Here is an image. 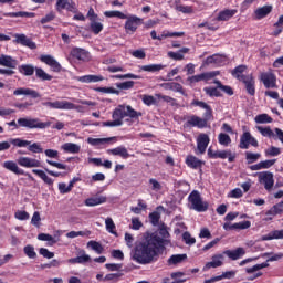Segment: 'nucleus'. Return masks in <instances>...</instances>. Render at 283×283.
Segmentation results:
<instances>
[{"mask_svg":"<svg viewBox=\"0 0 283 283\" xmlns=\"http://www.w3.org/2000/svg\"><path fill=\"white\" fill-rule=\"evenodd\" d=\"M160 87H163L164 90H170L171 92H179V94H182V96H187V94L185 93V88H182L180 83H163L160 84Z\"/></svg>","mask_w":283,"mask_h":283,"instance_id":"aec40b11","label":"nucleus"},{"mask_svg":"<svg viewBox=\"0 0 283 283\" xmlns=\"http://www.w3.org/2000/svg\"><path fill=\"white\" fill-rule=\"evenodd\" d=\"M143 116L142 112H138L132 106H125V105H119L117 108L114 109L113 112V118H140Z\"/></svg>","mask_w":283,"mask_h":283,"instance_id":"20e7f679","label":"nucleus"},{"mask_svg":"<svg viewBox=\"0 0 283 283\" xmlns=\"http://www.w3.org/2000/svg\"><path fill=\"white\" fill-rule=\"evenodd\" d=\"M218 75H220L219 71L201 73V81H211V78H216V76H218Z\"/></svg>","mask_w":283,"mask_h":283,"instance_id":"13d9d810","label":"nucleus"},{"mask_svg":"<svg viewBox=\"0 0 283 283\" xmlns=\"http://www.w3.org/2000/svg\"><path fill=\"white\" fill-rule=\"evenodd\" d=\"M261 240H283V230H274L266 235H263Z\"/></svg>","mask_w":283,"mask_h":283,"instance_id":"f704fd0d","label":"nucleus"},{"mask_svg":"<svg viewBox=\"0 0 283 283\" xmlns=\"http://www.w3.org/2000/svg\"><path fill=\"white\" fill-rule=\"evenodd\" d=\"M38 240H41L42 242H49L48 243L49 247H54V244H56V242H59V239H56L48 233L38 234Z\"/></svg>","mask_w":283,"mask_h":283,"instance_id":"72a5a7b5","label":"nucleus"},{"mask_svg":"<svg viewBox=\"0 0 283 283\" xmlns=\"http://www.w3.org/2000/svg\"><path fill=\"white\" fill-rule=\"evenodd\" d=\"M203 91L208 96H216V97L222 96V93H220L216 87H205Z\"/></svg>","mask_w":283,"mask_h":283,"instance_id":"052dcab7","label":"nucleus"},{"mask_svg":"<svg viewBox=\"0 0 283 283\" xmlns=\"http://www.w3.org/2000/svg\"><path fill=\"white\" fill-rule=\"evenodd\" d=\"M260 78L263 83V85L268 88L275 87V75L271 72L261 73Z\"/></svg>","mask_w":283,"mask_h":283,"instance_id":"f3484780","label":"nucleus"},{"mask_svg":"<svg viewBox=\"0 0 283 283\" xmlns=\"http://www.w3.org/2000/svg\"><path fill=\"white\" fill-rule=\"evenodd\" d=\"M273 12V6L266 4L263 7H259L256 10H254L253 17L255 21H260L262 19H266V17Z\"/></svg>","mask_w":283,"mask_h":283,"instance_id":"9d476101","label":"nucleus"},{"mask_svg":"<svg viewBox=\"0 0 283 283\" xmlns=\"http://www.w3.org/2000/svg\"><path fill=\"white\" fill-rule=\"evenodd\" d=\"M127 21L125 23V30L126 32H135L136 30H138V25H140V18L136 17V15H129L126 18Z\"/></svg>","mask_w":283,"mask_h":283,"instance_id":"f8f14e48","label":"nucleus"},{"mask_svg":"<svg viewBox=\"0 0 283 283\" xmlns=\"http://www.w3.org/2000/svg\"><path fill=\"white\" fill-rule=\"evenodd\" d=\"M256 129H258V132H260V134H262V136H265L266 138H271L274 136L271 127L256 126Z\"/></svg>","mask_w":283,"mask_h":283,"instance_id":"864d4df0","label":"nucleus"},{"mask_svg":"<svg viewBox=\"0 0 283 283\" xmlns=\"http://www.w3.org/2000/svg\"><path fill=\"white\" fill-rule=\"evenodd\" d=\"M32 172L35 174L36 176H39V178H41L46 185L53 184L52 178H50L48 176V174H45V171L39 170V169H33Z\"/></svg>","mask_w":283,"mask_h":283,"instance_id":"79ce46f5","label":"nucleus"},{"mask_svg":"<svg viewBox=\"0 0 283 283\" xmlns=\"http://www.w3.org/2000/svg\"><path fill=\"white\" fill-rule=\"evenodd\" d=\"M35 76L40 78V81H52V75L45 73L43 69L35 67Z\"/></svg>","mask_w":283,"mask_h":283,"instance_id":"37998d69","label":"nucleus"},{"mask_svg":"<svg viewBox=\"0 0 283 283\" xmlns=\"http://www.w3.org/2000/svg\"><path fill=\"white\" fill-rule=\"evenodd\" d=\"M259 182L264 185V189L266 191H271L273 189V185H275V180L273 179V172L264 171L259 175Z\"/></svg>","mask_w":283,"mask_h":283,"instance_id":"423d86ee","label":"nucleus"},{"mask_svg":"<svg viewBox=\"0 0 283 283\" xmlns=\"http://www.w3.org/2000/svg\"><path fill=\"white\" fill-rule=\"evenodd\" d=\"M269 266V263L264 262V263H261V264H256L252 268H248L247 269V273H255V271H260L262 269H266Z\"/></svg>","mask_w":283,"mask_h":283,"instance_id":"0e129e2a","label":"nucleus"},{"mask_svg":"<svg viewBox=\"0 0 283 283\" xmlns=\"http://www.w3.org/2000/svg\"><path fill=\"white\" fill-rule=\"evenodd\" d=\"M142 101L144 105H156V98L151 95H143Z\"/></svg>","mask_w":283,"mask_h":283,"instance_id":"69168bd1","label":"nucleus"},{"mask_svg":"<svg viewBox=\"0 0 283 283\" xmlns=\"http://www.w3.org/2000/svg\"><path fill=\"white\" fill-rule=\"evenodd\" d=\"M260 153H245V160H248V165H252V163H258L260 160Z\"/></svg>","mask_w":283,"mask_h":283,"instance_id":"c03bdc74","label":"nucleus"},{"mask_svg":"<svg viewBox=\"0 0 283 283\" xmlns=\"http://www.w3.org/2000/svg\"><path fill=\"white\" fill-rule=\"evenodd\" d=\"M18 71L20 74H23V76H34L36 69L32 64H22L18 66Z\"/></svg>","mask_w":283,"mask_h":283,"instance_id":"393cba45","label":"nucleus"},{"mask_svg":"<svg viewBox=\"0 0 283 283\" xmlns=\"http://www.w3.org/2000/svg\"><path fill=\"white\" fill-rule=\"evenodd\" d=\"M234 231H242L244 229H250L251 228V221H243L239 223H233Z\"/></svg>","mask_w":283,"mask_h":283,"instance_id":"6e6d98bb","label":"nucleus"},{"mask_svg":"<svg viewBox=\"0 0 283 283\" xmlns=\"http://www.w3.org/2000/svg\"><path fill=\"white\" fill-rule=\"evenodd\" d=\"M254 122L258 125H266L268 123H273V118L269 114H260L255 116Z\"/></svg>","mask_w":283,"mask_h":283,"instance_id":"e433bc0d","label":"nucleus"},{"mask_svg":"<svg viewBox=\"0 0 283 283\" xmlns=\"http://www.w3.org/2000/svg\"><path fill=\"white\" fill-rule=\"evenodd\" d=\"M241 81L244 83L248 94L255 96V80L253 75H241Z\"/></svg>","mask_w":283,"mask_h":283,"instance_id":"9b49d317","label":"nucleus"},{"mask_svg":"<svg viewBox=\"0 0 283 283\" xmlns=\"http://www.w3.org/2000/svg\"><path fill=\"white\" fill-rule=\"evenodd\" d=\"M3 167L4 169H8V171L17 174V176H23V170L19 168V166L14 161H4Z\"/></svg>","mask_w":283,"mask_h":283,"instance_id":"c85d7f7f","label":"nucleus"},{"mask_svg":"<svg viewBox=\"0 0 283 283\" xmlns=\"http://www.w3.org/2000/svg\"><path fill=\"white\" fill-rule=\"evenodd\" d=\"M213 156H217V158H221L222 160L228 158L229 163L235 160V154H232L231 150H217Z\"/></svg>","mask_w":283,"mask_h":283,"instance_id":"c756f323","label":"nucleus"},{"mask_svg":"<svg viewBox=\"0 0 283 283\" xmlns=\"http://www.w3.org/2000/svg\"><path fill=\"white\" fill-rule=\"evenodd\" d=\"M42 105L51 109H76L80 114L85 113V107L67 101L44 102Z\"/></svg>","mask_w":283,"mask_h":283,"instance_id":"7ed1b4c3","label":"nucleus"},{"mask_svg":"<svg viewBox=\"0 0 283 283\" xmlns=\"http://www.w3.org/2000/svg\"><path fill=\"white\" fill-rule=\"evenodd\" d=\"M107 154H112V156H120L122 158H127L129 156V153L127 151V148L119 146L117 148L108 149Z\"/></svg>","mask_w":283,"mask_h":283,"instance_id":"2f4dec72","label":"nucleus"},{"mask_svg":"<svg viewBox=\"0 0 283 283\" xmlns=\"http://www.w3.org/2000/svg\"><path fill=\"white\" fill-rule=\"evenodd\" d=\"M250 145H252V147H258V139L251 136V133L245 132L241 136L239 147L240 149H249Z\"/></svg>","mask_w":283,"mask_h":283,"instance_id":"0eeeda50","label":"nucleus"},{"mask_svg":"<svg viewBox=\"0 0 283 283\" xmlns=\"http://www.w3.org/2000/svg\"><path fill=\"white\" fill-rule=\"evenodd\" d=\"M18 164L21 165V167L27 168L41 167V161H39V159H32L30 157H20Z\"/></svg>","mask_w":283,"mask_h":283,"instance_id":"6ab92c4d","label":"nucleus"},{"mask_svg":"<svg viewBox=\"0 0 283 283\" xmlns=\"http://www.w3.org/2000/svg\"><path fill=\"white\" fill-rule=\"evenodd\" d=\"M92 260L85 250L80 251V256L69 259V264H87Z\"/></svg>","mask_w":283,"mask_h":283,"instance_id":"412c9836","label":"nucleus"},{"mask_svg":"<svg viewBox=\"0 0 283 283\" xmlns=\"http://www.w3.org/2000/svg\"><path fill=\"white\" fill-rule=\"evenodd\" d=\"M113 122H103V127H120L123 125V120L120 117H113Z\"/></svg>","mask_w":283,"mask_h":283,"instance_id":"8fccbe9b","label":"nucleus"},{"mask_svg":"<svg viewBox=\"0 0 283 283\" xmlns=\"http://www.w3.org/2000/svg\"><path fill=\"white\" fill-rule=\"evenodd\" d=\"M14 217L17 218V220H30V213L21 210L17 211L14 213Z\"/></svg>","mask_w":283,"mask_h":283,"instance_id":"774afa93","label":"nucleus"},{"mask_svg":"<svg viewBox=\"0 0 283 283\" xmlns=\"http://www.w3.org/2000/svg\"><path fill=\"white\" fill-rule=\"evenodd\" d=\"M187 260V254H174L168 259L169 266H176V264H182Z\"/></svg>","mask_w":283,"mask_h":283,"instance_id":"7c9ffc66","label":"nucleus"},{"mask_svg":"<svg viewBox=\"0 0 283 283\" xmlns=\"http://www.w3.org/2000/svg\"><path fill=\"white\" fill-rule=\"evenodd\" d=\"M40 59L42 63L52 67L53 72H61V64L52 55H42Z\"/></svg>","mask_w":283,"mask_h":283,"instance_id":"2eb2a0df","label":"nucleus"},{"mask_svg":"<svg viewBox=\"0 0 283 283\" xmlns=\"http://www.w3.org/2000/svg\"><path fill=\"white\" fill-rule=\"evenodd\" d=\"M92 232H90V231H86V232H84V231H71V232H69V233H66V238H71V239H73V238H78V235H90Z\"/></svg>","mask_w":283,"mask_h":283,"instance_id":"338daca9","label":"nucleus"},{"mask_svg":"<svg viewBox=\"0 0 283 283\" xmlns=\"http://www.w3.org/2000/svg\"><path fill=\"white\" fill-rule=\"evenodd\" d=\"M14 43H18L20 45H25L27 48H30V50H36V43L28 39L25 34H15Z\"/></svg>","mask_w":283,"mask_h":283,"instance_id":"4468645a","label":"nucleus"},{"mask_svg":"<svg viewBox=\"0 0 283 283\" xmlns=\"http://www.w3.org/2000/svg\"><path fill=\"white\" fill-rule=\"evenodd\" d=\"M77 81H80V83H98L103 81V76L84 75V76L77 77Z\"/></svg>","mask_w":283,"mask_h":283,"instance_id":"c9c22d12","label":"nucleus"},{"mask_svg":"<svg viewBox=\"0 0 283 283\" xmlns=\"http://www.w3.org/2000/svg\"><path fill=\"white\" fill-rule=\"evenodd\" d=\"M188 202L191 205V209L202 213L209 209V203L207 201H202V196L198 192V190H193L189 197Z\"/></svg>","mask_w":283,"mask_h":283,"instance_id":"39448f33","label":"nucleus"},{"mask_svg":"<svg viewBox=\"0 0 283 283\" xmlns=\"http://www.w3.org/2000/svg\"><path fill=\"white\" fill-rule=\"evenodd\" d=\"M156 97H158L159 101H164L165 103H169L172 107H178V103L176 102V98L167 95L156 94Z\"/></svg>","mask_w":283,"mask_h":283,"instance_id":"49530a36","label":"nucleus"},{"mask_svg":"<svg viewBox=\"0 0 283 283\" xmlns=\"http://www.w3.org/2000/svg\"><path fill=\"white\" fill-rule=\"evenodd\" d=\"M23 252L31 260H34V258H36V252L34 251V248L32 245L24 247Z\"/></svg>","mask_w":283,"mask_h":283,"instance_id":"bf43d9fd","label":"nucleus"},{"mask_svg":"<svg viewBox=\"0 0 283 283\" xmlns=\"http://www.w3.org/2000/svg\"><path fill=\"white\" fill-rule=\"evenodd\" d=\"M105 226L108 233H112V235L118 238V232H116V223H114V220L112 218L105 219Z\"/></svg>","mask_w":283,"mask_h":283,"instance_id":"4c0bfd02","label":"nucleus"},{"mask_svg":"<svg viewBox=\"0 0 283 283\" xmlns=\"http://www.w3.org/2000/svg\"><path fill=\"white\" fill-rule=\"evenodd\" d=\"M163 64H148L140 66L142 72H160V70H164Z\"/></svg>","mask_w":283,"mask_h":283,"instance_id":"58836bf2","label":"nucleus"},{"mask_svg":"<svg viewBox=\"0 0 283 283\" xmlns=\"http://www.w3.org/2000/svg\"><path fill=\"white\" fill-rule=\"evenodd\" d=\"M245 71H247V65H239L232 71V76H237L239 81H242V75L240 74H242Z\"/></svg>","mask_w":283,"mask_h":283,"instance_id":"4d7b16f0","label":"nucleus"},{"mask_svg":"<svg viewBox=\"0 0 283 283\" xmlns=\"http://www.w3.org/2000/svg\"><path fill=\"white\" fill-rule=\"evenodd\" d=\"M187 123H188V125H191L192 127H199V129L207 127V119H203L196 115L191 116Z\"/></svg>","mask_w":283,"mask_h":283,"instance_id":"b1692460","label":"nucleus"},{"mask_svg":"<svg viewBox=\"0 0 283 283\" xmlns=\"http://www.w3.org/2000/svg\"><path fill=\"white\" fill-rule=\"evenodd\" d=\"M3 17H27L29 19H32L36 17V14L34 12L20 11V12L3 13Z\"/></svg>","mask_w":283,"mask_h":283,"instance_id":"a19ab883","label":"nucleus"},{"mask_svg":"<svg viewBox=\"0 0 283 283\" xmlns=\"http://www.w3.org/2000/svg\"><path fill=\"white\" fill-rule=\"evenodd\" d=\"M108 19L117 18V19H127V15L120 11H106L104 13Z\"/></svg>","mask_w":283,"mask_h":283,"instance_id":"09e8293b","label":"nucleus"},{"mask_svg":"<svg viewBox=\"0 0 283 283\" xmlns=\"http://www.w3.org/2000/svg\"><path fill=\"white\" fill-rule=\"evenodd\" d=\"M56 10L57 12H61L62 10H74V7L67 2V0H57L56 2Z\"/></svg>","mask_w":283,"mask_h":283,"instance_id":"ea45409f","label":"nucleus"},{"mask_svg":"<svg viewBox=\"0 0 283 283\" xmlns=\"http://www.w3.org/2000/svg\"><path fill=\"white\" fill-rule=\"evenodd\" d=\"M71 56H73V59H77V61H87V51L81 48H74L71 51Z\"/></svg>","mask_w":283,"mask_h":283,"instance_id":"bb28decb","label":"nucleus"},{"mask_svg":"<svg viewBox=\"0 0 283 283\" xmlns=\"http://www.w3.org/2000/svg\"><path fill=\"white\" fill-rule=\"evenodd\" d=\"M13 96H30V98H41V93L28 87H19L13 91Z\"/></svg>","mask_w":283,"mask_h":283,"instance_id":"1a4fd4ad","label":"nucleus"},{"mask_svg":"<svg viewBox=\"0 0 283 283\" xmlns=\"http://www.w3.org/2000/svg\"><path fill=\"white\" fill-rule=\"evenodd\" d=\"M87 247H91L93 251L98 253V255H101V253H103V251H105V249L98 241H88Z\"/></svg>","mask_w":283,"mask_h":283,"instance_id":"de8ad7c7","label":"nucleus"},{"mask_svg":"<svg viewBox=\"0 0 283 283\" xmlns=\"http://www.w3.org/2000/svg\"><path fill=\"white\" fill-rule=\"evenodd\" d=\"M91 30L92 32H94V34H101V32L103 31V23L93 20L91 22Z\"/></svg>","mask_w":283,"mask_h":283,"instance_id":"5fc2aeb1","label":"nucleus"},{"mask_svg":"<svg viewBox=\"0 0 283 283\" xmlns=\"http://www.w3.org/2000/svg\"><path fill=\"white\" fill-rule=\"evenodd\" d=\"M63 151H66V154H78L81 151V146L74 143H65L62 145Z\"/></svg>","mask_w":283,"mask_h":283,"instance_id":"473e14b6","label":"nucleus"},{"mask_svg":"<svg viewBox=\"0 0 283 283\" xmlns=\"http://www.w3.org/2000/svg\"><path fill=\"white\" fill-rule=\"evenodd\" d=\"M219 144L223 147H229L231 145V137L224 133L219 134Z\"/></svg>","mask_w":283,"mask_h":283,"instance_id":"3c124183","label":"nucleus"},{"mask_svg":"<svg viewBox=\"0 0 283 283\" xmlns=\"http://www.w3.org/2000/svg\"><path fill=\"white\" fill-rule=\"evenodd\" d=\"M9 143L14 147H28V145H30L29 140H23L21 138L9 139Z\"/></svg>","mask_w":283,"mask_h":283,"instance_id":"603ef678","label":"nucleus"},{"mask_svg":"<svg viewBox=\"0 0 283 283\" xmlns=\"http://www.w3.org/2000/svg\"><path fill=\"white\" fill-rule=\"evenodd\" d=\"M212 261L207 262L202 271H209V269H219L224 264V254H214L211 258Z\"/></svg>","mask_w":283,"mask_h":283,"instance_id":"6e6552de","label":"nucleus"},{"mask_svg":"<svg viewBox=\"0 0 283 283\" xmlns=\"http://www.w3.org/2000/svg\"><path fill=\"white\" fill-rule=\"evenodd\" d=\"M29 151L32 154H43V147L39 143H33L28 147Z\"/></svg>","mask_w":283,"mask_h":283,"instance_id":"680f3d73","label":"nucleus"},{"mask_svg":"<svg viewBox=\"0 0 283 283\" xmlns=\"http://www.w3.org/2000/svg\"><path fill=\"white\" fill-rule=\"evenodd\" d=\"M165 247V239L158 234H150L139 242L132 252V259L137 264H151L158 260L160 249Z\"/></svg>","mask_w":283,"mask_h":283,"instance_id":"f257e3e1","label":"nucleus"},{"mask_svg":"<svg viewBox=\"0 0 283 283\" xmlns=\"http://www.w3.org/2000/svg\"><path fill=\"white\" fill-rule=\"evenodd\" d=\"M231 277H235V271H228L222 273V275L211 277L209 280H206L203 283H213V282H220V280H231Z\"/></svg>","mask_w":283,"mask_h":283,"instance_id":"a878e982","label":"nucleus"},{"mask_svg":"<svg viewBox=\"0 0 283 283\" xmlns=\"http://www.w3.org/2000/svg\"><path fill=\"white\" fill-rule=\"evenodd\" d=\"M209 135L200 134L197 138V151H199V154H205V151H207V147H209Z\"/></svg>","mask_w":283,"mask_h":283,"instance_id":"ddd939ff","label":"nucleus"},{"mask_svg":"<svg viewBox=\"0 0 283 283\" xmlns=\"http://www.w3.org/2000/svg\"><path fill=\"white\" fill-rule=\"evenodd\" d=\"M186 164L190 169H200L202 167V160L198 159L196 156L189 155L186 158Z\"/></svg>","mask_w":283,"mask_h":283,"instance_id":"cd10ccee","label":"nucleus"},{"mask_svg":"<svg viewBox=\"0 0 283 283\" xmlns=\"http://www.w3.org/2000/svg\"><path fill=\"white\" fill-rule=\"evenodd\" d=\"M112 140H116V137H108V138H88L87 143H90V145H101L103 143H112Z\"/></svg>","mask_w":283,"mask_h":283,"instance_id":"a18cd8bd","label":"nucleus"},{"mask_svg":"<svg viewBox=\"0 0 283 283\" xmlns=\"http://www.w3.org/2000/svg\"><path fill=\"white\" fill-rule=\"evenodd\" d=\"M245 253L247 251L244 250V248H237L235 250L223 251V255H227V258L233 261L240 260V258H242V255H244Z\"/></svg>","mask_w":283,"mask_h":283,"instance_id":"a211bd4d","label":"nucleus"},{"mask_svg":"<svg viewBox=\"0 0 283 283\" xmlns=\"http://www.w3.org/2000/svg\"><path fill=\"white\" fill-rule=\"evenodd\" d=\"M104 202H107V197L98 196L86 199L84 205L86 207H97V205H104Z\"/></svg>","mask_w":283,"mask_h":283,"instance_id":"5701e85b","label":"nucleus"},{"mask_svg":"<svg viewBox=\"0 0 283 283\" xmlns=\"http://www.w3.org/2000/svg\"><path fill=\"white\" fill-rule=\"evenodd\" d=\"M238 14V10L235 9H226L219 12L217 17V21H229V19L235 17Z\"/></svg>","mask_w":283,"mask_h":283,"instance_id":"4be33fe9","label":"nucleus"},{"mask_svg":"<svg viewBox=\"0 0 283 283\" xmlns=\"http://www.w3.org/2000/svg\"><path fill=\"white\" fill-rule=\"evenodd\" d=\"M19 127H25L27 129H48L52 122H41L39 118L21 117L18 119Z\"/></svg>","mask_w":283,"mask_h":283,"instance_id":"f03ea898","label":"nucleus"},{"mask_svg":"<svg viewBox=\"0 0 283 283\" xmlns=\"http://www.w3.org/2000/svg\"><path fill=\"white\" fill-rule=\"evenodd\" d=\"M134 85H135L134 81H126V82L116 84L118 90H132V87H134Z\"/></svg>","mask_w":283,"mask_h":283,"instance_id":"e2e57ef3","label":"nucleus"},{"mask_svg":"<svg viewBox=\"0 0 283 283\" xmlns=\"http://www.w3.org/2000/svg\"><path fill=\"white\" fill-rule=\"evenodd\" d=\"M0 65L2 67H9L10 70H17V60L10 55H0Z\"/></svg>","mask_w":283,"mask_h":283,"instance_id":"dca6fc26","label":"nucleus"}]
</instances>
